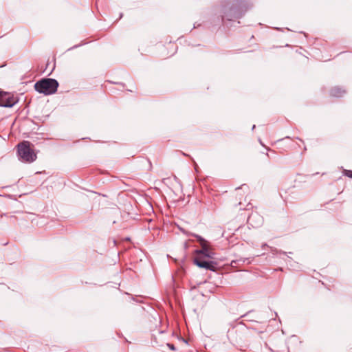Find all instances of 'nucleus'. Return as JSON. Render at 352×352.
<instances>
[{
    "mask_svg": "<svg viewBox=\"0 0 352 352\" xmlns=\"http://www.w3.org/2000/svg\"><path fill=\"white\" fill-rule=\"evenodd\" d=\"M182 232L185 233L184 230H182ZM186 234L187 235H190V233L188 232H186ZM190 235L196 237L201 246V250H195V253L197 254V256L194 258V263L201 268L214 271V263L212 261H208L204 259V257L209 258H214V254L211 250L209 243L199 235L195 234H190Z\"/></svg>",
    "mask_w": 352,
    "mask_h": 352,
    "instance_id": "nucleus-1",
    "label": "nucleus"
},
{
    "mask_svg": "<svg viewBox=\"0 0 352 352\" xmlns=\"http://www.w3.org/2000/svg\"><path fill=\"white\" fill-rule=\"evenodd\" d=\"M58 87V82L53 78H44L34 85V89L36 91L44 95H51L56 92Z\"/></svg>",
    "mask_w": 352,
    "mask_h": 352,
    "instance_id": "nucleus-2",
    "label": "nucleus"
},
{
    "mask_svg": "<svg viewBox=\"0 0 352 352\" xmlns=\"http://www.w3.org/2000/svg\"><path fill=\"white\" fill-rule=\"evenodd\" d=\"M18 153L21 159L26 162H32L36 159V155L30 146V142L24 141L18 144Z\"/></svg>",
    "mask_w": 352,
    "mask_h": 352,
    "instance_id": "nucleus-3",
    "label": "nucleus"
},
{
    "mask_svg": "<svg viewBox=\"0 0 352 352\" xmlns=\"http://www.w3.org/2000/svg\"><path fill=\"white\" fill-rule=\"evenodd\" d=\"M17 102V98L13 95L0 91V107H12Z\"/></svg>",
    "mask_w": 352,
    "mask_h": 352,
    "instance_id": "nucleus-4",
    "label": "nucleus"
},
{
    "mask_svg": "<svg viewBox=\"0 0 352 352\" xmlns=\"http://www.w3.org/2000/svg\"><path fill=\"white\" fill-rule=\"evenodd\" d=\"M248 222L254 227H258L262 224L263 219L258 214L252 213L248 219Z\"/></svg>",
    "mask_w": 352,
    "mask_h": 352,
    "instance_id": "nucleus-5",
    "label": "nucleus"
},
{
    "mask_svg": "<svg viewBox=\"0 0 352 352\" xmlns=\"http://www.w3.org/2000/svg\"><path fill=\"white\" fill-rule=\"evenodd\" d=\"M344 90L339 87H334L331 90V95L335 97H340L344 94Z\"/></svg>",
    "mask_w": 352,
    "mask_h": 352,
    "instance_id": "nucleus-6",
    "label": "nucleus"
},
{
    "mask_svg": "<svg viewBox=\"0 0 352 352\" xmlns=\"http://www.w3.org/2000/svg\"><path fill=\"white\" fill-rule=\"evenodd\" d=\"M344 175L349 177L352 178V170H345Z\"/></svg>",
    "mask_w": 352,
    "mask_h": 352,
    "instance_id": "nucleus-7",
    "label": "nucleus"
},
{
    "mask_svg": "<svg viewBox=\"0 0 352 352\" xmlns=\"http://www.w3.org/2000/svg\"><path fill=\"white\" fill-rule=\"evenodd\" d=\"M167 346L172 351H175L176 350L175 346L173 344L168 343Z\"/></svg>",
    "mask_w": 352,
    "mask_h": 352,
    "instance_id": "nucleus-8",
    "label": "nucleus"
},
{
    "mask_svg": "<svg viewBox=\"0 0 352 352\" xmlns=\"http://www.w3.org/2000/svg\"><path fill=\"white\" fill-rule=\"evenodd\" d=\"M223 18L227 19L228 21H231V20H232V18H230V17L228 15H227V14H225V15L223 16Z\"/></svg>",
    "mask_w": 352,
    "mask_h": 352,
    "instance_id": "nucleus-9",
    "label": "nucleus"
}]
</instances>
